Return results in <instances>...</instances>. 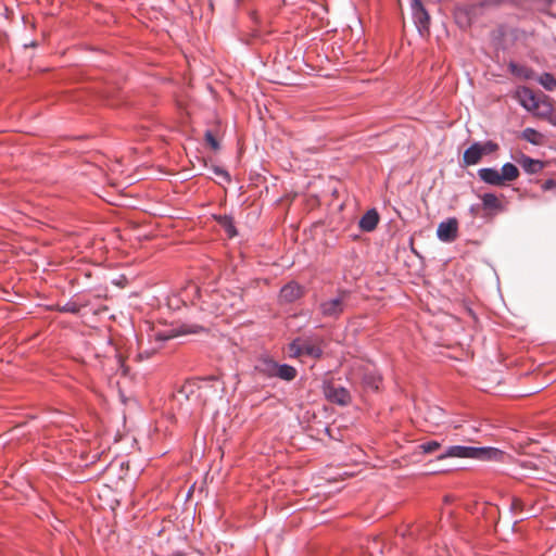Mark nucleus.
<instances>
[{
    "instance_id": "30",
    "label": "nucleus",
    "mask_w": 556,
    "mask_h": 556,
    "mask_svg": "<svg viewBox=\"0 0 556 556\" xmlns=\"http://www.w3.org/2000/svg\"><path fill=\"white\" fill-rule=\"evenodd\" d=\"M213 173L222 178H224L225 181H229L230 180V176L228 174L227 170H225L224 168L219 167V166H214L213 167Z\"/></svg>"
},
{
    "instance_id": "24",
    "label": "nucleus",
    "mask_w": 556,
    "mask_h": 556,
    "mask_svg": "<svg viewBox=\"0 0 556 556\" xmlns=\"http://www.w3.org/2000/svg\"><path fill=\"white\" fill-rule=\"evenodd\" d=\"M539 83L548 91H552L556 88V79L549 73H544L540 76Z\"/></svg>"
},
{
    "instance_id": "22",
    "label": "nucleus",
    "mask_w": 556,
    "mask_h": 556,
    "mask_svg": "<svg viewBox=\"0 0 556 556\" xmlns=\"http://www.w3.org/2000/svg\"><path fill=\"white\" fill-rule=\"evenodd\" d=\"M155 331H156V330H152V332L149 334L150 342H151V343H152V342H154V343H155V345H154V346H152V348H151V349H149V350H142V351H140V352H139V354H138V357H139L140 359H148V358H149V357H151V355H153V354H154L159 349H161V348H162L163 343H161L160 341H156V340H155V338H154V336H153Z\"/></svg>"
},
{
    "instance_id": "27",
    "label": "nucleus",
    "mask_w": 556,
    "mask_h": 556,
    "mask_svg": "<svg viewBox=\"0 0 556 556\" xmlns=\"http://www.w3.org/2000/svg\"><path fill=\"white\" fill-rule=\"evenodd\" d=\"M440 446L441 445L438 441H429V442H425V443L420 444L419 448L425 454H431V453L435 452L437 450H439Z\"/></svg>"
},
{
    "instance_id": "8",
    "label": "nucleus",
    "mask_w": 556,
    "mask_h": 556,
    "mask_svg": "<svg viewBox=\"0 0 556 556\" xmlns=\"http://www.w3.org/2000/svg\"><path fill=\"white\" fill-rule=\"evenodd\" d=\"M458 235V223L456 218H448L441 222L437 228V236L442 242H453Z\"/></svg>"
},
{
    "instance_id": "1",
    "label": "nucleus",
    "mask_w": 556,
    "mask_h": 556,
    "mask_svg": "<svg viewBox=\"0 0 556 556\" xmlns=\"http://www.w3.org/2000/svg\"><path fill=\"white\" fill-rule=\"evenodd\" d=\"M216 393L208 381L188 380L175 394L178 403L189 402L193 407H200L206 404L208 396Z\"/></svg>"
},
{
    "instance_id": "12",
    "label": "nucleus",
    "mask_w": 556,
    "mask_h": 556,
    "mask_svg": "<svg viewBox=\"0 0 556 556\" xmlns=\"http://www.w3.org/2000/svg\"><path fill=\"white\" fill-rule=\"evenodd\" d=\"M277 364L267 356L260 357L255 364V370L267 378L275 377Z\"/></svg>"
},
{
    "instance_id": "7",
    "label": "nucleus",
    "mask_w": 556,
    "mask_h": 556,
    "mask_svg": "<svg viewBox=\"0 0 556 556\" xmlns=\"http://www.w3.org/2000/svg\"><path fill=\"white\" fill-rule=\"evenodd\" d=\"M508 455L496 447L491 446H473L472 459L483 460V462H505Z\"/></svg>"
},
{
    "instance_id": "3",
    "label": "nucleus",
    "mask_w": 556,
    "mask_h": 556,
    "mask_svg": "<svg viewBox=\"0 0 556 556\" xmlns=\"http://www.w3.org/2000/svg\"><path fill=\"white\" fill-rule=\"evenodd\" d=\"M349 292L340 291L334 298L325 300L319 304L324 317L338 318L348 307Z\"/></svg>"
},
{
    "instance_id": "25",
    "label": "nucleus",
    "mask_w": 556,
    "mask_h": 556,
    "mask_svg": "<svg viewBox=\"0 0 556 556\" xmlns=\"http://www.w3.org/2000/svg\"><path fill=\"white\" fill-rule=\"evenodd\" d=\"M84 304H79L75 301H68L64 305L59 307L62 313L78 314Z\"/></svg>"
},
{
    "instance_id": "16",
    "label": "nucleus",
    "mask_w": 556,
    "mask_h": 556,
    "mask_svg": "<svg viewBox=\"0 0 556 556\" xmlns=\"http://www.w3.org/2000/svg\"><path fill=\"white\" fill-rule=\"evenodd\" d=\"M301 287L295 282L283 286L280 290V298L286 302H293L301 296Z\"/></svg>"
},
{
    "instance_id": "21",
    "label": "nucleus",
    "mask_w": 556,
    "mask_h": 556,
    "mask_svg": "<svg viewBox=\"0 0 556 556\" xmlns=\"http://www.w3.org/2000/svg\"><path fill=\"white\" fill-rule=\"evenodd\" d=\"M217 220L230 238H232L237 235V230L233 225L232 217L227 216V215L218 216Z\"/></svg>"
},
{
    "instance_id": "4",
    "label": "nucleus",
    "mask_w": 556,
    "mask_h": 556,
    "mask_svg": "<svg viewBox=\"0 0 556 556\" xmlns=\"http://www.w3.org/2000/svg\"><path fill=\"white\" fill-rule=\"evenodd\" d=\"M290 352L293 356L307 355L313 358H319L323 355V350L319 345L307 341L296 339L290 344Z\"/></svg>"
},
{
    "instance_id": "14",
    "label": "nucleus",
    "mask_w": 556,
    "mask_h": 556,
    "mask_svg": "<svg viewBox=\"0 0 556 556\" xmlns=\"http://www.w3.org/2000/svg\"><path fill=\"white\" fill-rule=\"evenodd\" d=\"M379 222L378 212L375 208L368 210L359 219V228L363 231H372Z\"/></svg>"
},
{
    "instance_id": "18",
    "label": "nucleus",
    "mask_w": 556,
    "mask_h": 556,
    "mask_svg": "<svg viewBox=\"0 0 556 556\" xmlns=\"http://www.w3.org/2000/svg\"><path fill=\"white\" fill-rule=\"evenodd\" d=\"M296 370L294 367L288 364H277L275 377H278L286 381H291L295 378Z\"/></svg>"
},
{
    "instance_id": "35",
    "label": "nucleus",
    "mask_w": 556,
    "mask_h": 556,
    "mask_svg": "<svg viewBox=\"0 0 556 556\" xmlns=\"http://www.w3.org/2000/svg\"><path fill=\"white\" fill-rule=\"evenodd\" d=\"M460 13H462V11H459L457 14H460ZM456 20H459V15L456 16Z\"/></svg>"
},
{
    "instance_id": "28",
    "label": "nucleus",
    "mask_w": 556,
    "mask_h": 556,
    "mask_svg": "<svg viewBox=\"0 0 556 556\" xmlns=\"http://www.w3.org/2000/svg\"><path fill=\"white\" fill-rule=\"evenodd\" d=\"M205 140L212 147L213 150H217L219 148V143L211 130L205 131Z\"/></svg>"
},
{
    "instance_id": "32",
    "label": "nucleus",
    "mask_w": 556,
    "mask_h": 556,
    "mask_svg": "<svg viewBox=\"0 0 556 556\" xmlns=\"http://www.w3.org/2000/svg\"><path fill=\"white\" fill-rule=\"evenodd\" d=\"M555 185V181L553 179H548L544 182L543 188L545 190L551 189Z\"/></svg>"
},
{
    "instance_id": "11",
    "label": "nucleus",
    "mask_w": 556,
    "mask_h": 556,
    "mask_svg": "<svg viewBox=\"0 0 556 556\" xmlns=\"http://www.w3.org/2000/svg\"><path fill=\"white\" fill-rule=\"evenodd\" d=\"M482 155V143L473 142L465 150L463 162L466 166L475 165L481 160Z\"/></svg>"
},
{
    "instance_id": "6",
    "label": "nucleus",
    "mask_w": 556,
    "mask_h": 556,
    "mask_svg": "<svg viewBox=\"0 0 556 556\" xmlns=\"http://www.w3.org/2000/svg\"><path fill=\"white\" fill-rule=\"evenodd\" d=\"M324 394L330 402L339 405H346L351 401L350 392L345 388L330 382L324 384Z\"/></svg>"
},
{
    "instance_id": "17",
    "label": "nucleus",
    "mask_w": 556,
    "mask_h": 556,
    "mask_svg": "<svg viewBox=\"0 0 556 556\" xmlns=\"http://www.w3.org/2000/svg\"><path fill=\"white\" fill-rule=\"evenodd\" d=\"M500 176L504 185L505 181H513L517 179L519 176V170L513 163H505L501 168Z\"/></svg>"
},
{
    "instance_id": "2",
    "label": "nucleus",
    "mask_w": 556,
    "mask_h": 556,
    "mask_svg": "<svg viewBox=\"0 0 556 556\" xmlns=\"http://www.w3.org/2000/svg\"><path fill=\"white\" fill-rule=\"evenodd\" d=\"M205 331H206V328L201 325L193 324V323H184L179 326H176V327H173V328H169L166 330H157L154 332L153 336L156 341L164 343L167 340L179 337V336L199 334V333H202Z\"/></svg>"
},
{
    "instance_id": "5",
    "label": "nucleus",
    "mask_w": 556,
    "mask_h": 556,
    "mask_svg": "<svg viewBox=\"0 0 556 556\" xmlns=\"http://www.w3.org/2000/svg\"><path fill=\"white\" fill-rule=\"evenodd\" d=\"M410 10L413 21L421 34L424 30L429 29L430 16L428 11L425 9L421 0H410Z\"/></svg>"
},
{
    "instance_id": "29",
    "label": "nucleus",
    "mask_w": 556,
    "mask_h": 556,
    "mask_svg": "<svg viewBox=\"0 0 556 556\" xmlns=\"http://www.w3.org/2000/svg\"><path fill=\"white\" fill-rule=\"evenodd\" d=\"M497 150V144L493 141H486L485 143H482V153L490 154Z\"/></svg>"
},
{
    "instance_id": "34",
    "label": "nucleus",
    "mask_w": 556,
    "mask_h": 556,
    "mask_svg": "<svg viewBox=\"0 0 556 556\" xmlns=\"http://www.w3.org/2000/svg\"><path fill=\"white\" fill-rule=\"evenodd\" d=\"M528 464H529V465H533V462H527V463H525V465H528Z\"/></svg>"
},
{
    "instance_id": "20",
    "label": "nucleus",
    "mask_w": 556,
    "mask_h": 556,
    "mask_svg": "<svg viewBox=\"0 0 556 556\" xmlns=\"http://www.w3.org/2000/svg\"><path fill=\"white\" fill-rule=\"evenodd\" d=\"M379 382H380V376L374 370H369V371L365 372L363 376V383L371 390H378Z\"/></svg>"
},
{
    "instance_id": "15",
    "label": "nucleus",
    "mask_w": 556,
    "mask_h": 556,
    "mask_svg": "<svg viewBox=\"0 0 556 556\" xmlns=\"http://www.w3.org/2000/svg\"><path fill=\"white\" fill-rule=\"evenodd\" d=\"M519 164L527 174H536L544 168V163L540 160L531 159L525 154L519 159Z\"/></svg>"
},
{
    "instance_id": "19",
    "label": "nucleus",
    "mask_w": 556,
    "mask_h": 556,
    "mask_svg": "<svg viewBox=\"0 0 556 556\" xmlns=\"http://www.w3.org/2000/svg\"><path fill=\"white\" fill-rule=\"evenodd\" d=\"M426 420L434 425L443 424L445 420V413L441 407H429L426 413Z\"/></svg>"
},
{
    "instance_id": "23",
    "label": "nucleus",
    "mask_w": 556,
    "mask_h": 556,
    "mask_svg": "<svg viewBox=\"0 0 556 556\" xmlns=\"http://www.w3.org/2000/svg\"><path fill=\"white\" fill-rule=\"evenodd\" d=\"M482 205L484 208L500 210L501 203L494 193H484L481 197Z\"/></svg>"
},
{
    "instance_id": "33",
    "label": "nucleus",
    "mask_w": 556,
    "mask_h": 556,
    "mask_svg": "<svg viewBox=\"0 0 556 556\" xmlns=\"http://www.w3.org/2000/svg\"><path fill=\"white\" fill-rule=\"evenodd\" d=\"M549 122L553 126L556 127V113L551 116Z\"/></svg>"
},
{
    "instance_id": "26",
    "label": "nucleus",
    "mask_w": 556,
    "mask_h": 556,
    "mask_svg": "<svg viewBox=\"0 0 556 556\" xmlns=\"http://www.w3.org/2000/svg\"><path fill=\"white\" fill-rule=\"evenodd\" d=\"M522 137L530 143L538 144V138L540 137V134L533 128H526L522 132Z\"/></svg>"
},
{
    "instance_id": "13",
    "label": "nucleus",
    "mask_w": 556,
    "mask_h": 556,
    "mask_svg": "<svg viewBox=\"0 0 556 556\" xmlns=\"http://www.w3.org/2000/svg\"><path fill=\"white\" fill-rule=\"evenodd\" d=\"M479 178L491 186H503L500 172L493 167H483L478 169Z\"/></svg>"
},
{
    "instance_id": "10",
    "label": "nucleus",
    "mask_w": 556,
    "mask_h": 556,
    "mask_svg": "<svg viewBox=\"0 0 556 556\" xmlns=\"http://www.w3.org/2000/svg\"><path fill=\"white\" fill-rule=\"evenodd\" d=\"M517 97L521 106L527 111H534L538 109L539 102L535 98L534 92L527 87H523L517 91Z\"/></svg>"
},
{
    "instance_id": "9",
    "label": "nucleus",
    "mask_w": 556,
    "mask_h": 556,
    "mask_svg": "<svg viewBox=\"0 0 556 556\" xmlns=\"http://www.w3.org/2000/svg\"><path fill=\"white\" fill-rule=\"evenodd\" d=\"M473 454V446H464V445H452L446 447L439 456L438 460H443L446 458H471Z\"/></svg>"
},
{
    "instance_id": "31",
    "label": "nucleus",
    "mask_w": 556,
    "mask_h": 556,
    "mask_svg": "<svg viewBox=\"0 0 556 556\" xmlns=\"http://www.w3.org/2000/svg\"><path fill=\"white\" fill-rule=\"evenodd\" d=\"M522 506H523V503L521 500L515 497L510 504V509L511 510H516V509H522Z\"/></svg>"
}]
</instances>
